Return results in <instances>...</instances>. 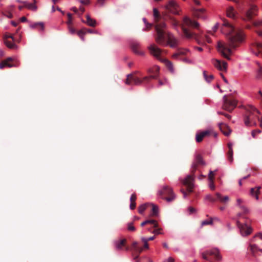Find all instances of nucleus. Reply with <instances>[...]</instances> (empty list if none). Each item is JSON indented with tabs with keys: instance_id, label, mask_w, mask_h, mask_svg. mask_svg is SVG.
I'll use <instances>...</instances> for the list:
<instances>
[{
	"instance_id": "412c9836",
	"label": "nucleus",
	"mask_w": 262,
	"mask_h": 262,
	"mask_svg": "<svg viewBox=\"0 0 262 262\" xmlns=\"http://www.w3.org/2000/svg\"><path fill=\"white\" fill-rule=\"evenodd\" d=\"M131 249L137 255L135 256V259H138L139 254L142 252L143 248L138 246L137 242H134L132 244Z\"/></svg>"
},
{
	"instance_id": "052dcab7",
	"label": "nucleus",
	"mask_w": 262,
	"mask_h": 262,
	"mask_svg": "<svg viewBox=\"0 0 262 262\" xmlns=\"http://www.w3.org/2000/svg\"><path fill=\"white\" fill-rule=\"evenodd\" d=\"M136 202H130V208L132 210H134L136 208Z\"/></svg>"
},
{
	"instance_id": "c03bdc74",
	"label": "nucleus",
	"mask_w": 262,
	"mask_h": 262,
	"mask_svg": "<svg viewBox=\"0 0 262 262\" xmlns=\"http://www.w3.org/2000/svg\"><path fill=\"white\" fill-rule=\"evenodd\" d=\"M141 240L144 243V248L148 249L149 248V246L148 241L146 240V238L142 237L141 238Z\"/></svg>"
},
{
	"instance_id": "473e14b6",
	"label": "nucleus",
	"mask_w": 262,
	"mask_h": 262,
	"mask_svg": "<svg viewBox=\"0 0 262 262\" xmlns=\"http://www.w3.org/2000/svg\"><path fill=\"white\" fill-rule=\"evenodd\" d=\"M249 250L252 253V254L253 256H255L256 252L258 251L259 248L256 245L250 244L249 245Z\"/></svg>"
},
{
	"instance_id": "a18cd8bd",
	"label": "nucleus",
	"mask_w": 262,
	"mask_h": 262,
	"mask_svg": "<svg viewBox=\"0 0 262 262\" xmlns=\"http://www.w3.org/2000/svg\"><path fill=\"white\" fill-rule=\"evenodd\" d=\"M143 20L146 25V29H144V30H149L152 27V24L147 23V21L145 18H143Z\"/></svg>"
},
{
	"instance_id": "bf43d9fd",
	"label": "nucleus",
	"mask_w": 262,
	"mask_h": 262,
	"mask_svg": "<svg viewBox=\"0 0 262 262\" xmlns=\"http://www.w3.org/2000/svg\"><path fill=\"white\" fill-rule=\"evenodd\" d=\"M84 30V32H86V33H96V32L94 30H92V29H83Z\"/></svg>"
},
{
	"instance_id": "7c9ffc66",
	"label": "nucleus",
	"mask_w": 262,
	"mask_h": 262,
	"mask_svg": "<svg viewBox=\"0 0 262 262\" xmlns=\"http://www.w3.org/2000/svg\"><path fill=\"white\" fill-rule=\"evenodd\" d=\"M260 187L252 188L250 190V194L252 196H254L256 200L258 199V194L259 193Z\"/></svg>"
},
{
	"instance_id": "423d86ee",
	"label": "nucleus",
	"mask_w": 262,
	"mask_h": 262,
	"mask_svg": "<svg viewBox=\"0 0 262 262\" xmlns=\"http://www.w3.org/2000/svg\"><path fill=\"white\" fill-rule=\"evenodd\" d=\"M158 194L161 198L165 200L167 202L173 201L176 198L172 188L167 185L164 186L162 189L158 191Z\"/></svg>"
},
{
	"instance_id": "0eeeda50",
	"label": "nucleus",
	"mask_w": 262,
	"mask_h": 262,
	"mask_svg": "<svg viewBox=\"0 0 262 262\" xmlns=\"http://www.w3.org/2000/svg\"><path fill=\"white\" fill-rule=\"evenodd\" d=\"M190 54L189 50L186 49H179L174 53L172 57L173 59L180 60L187 63H191V61L188 59L187 56Z\"/></svg>"
},
{
	"instance_id": "f257e3e1",
	"label": "nucleus",
	"mask_w": 262,
	"mask_h": 262,
	"mask_svg": "<svg viewBox=\"0 0 262 262\" xmlns=\"http://www.w3.org/2000/svg\"><path fill=\"white\" fill-rule=\"evenodd\" d=\"M221 31L226 35L228 43L227 45L219 42L218 50L224 57L230 60L232 50L236 49L243 41V34L241 30L236 29L233 25L225 19L223 20Z\"/></svg>"
},
{
	"instance_id": "4c0bfd02",
	"label": "nucleus",
	"mask_w": 262,
	"mask_h": 262,
	"mask_svg": "<svg viewBox=\"0 0 262 262\" xmlns=\"http://www.w3.org/2000/svg\"><path fill=\"white\" fill-rule=\"evenodd\" d=\"M258 65V69L257 72V78L262 79V66L260 65L258 63H257Z\"/></svg>"
},
{
	"instance_id": "6e6d98bb",
	"label": "nucleus",
	"mask_w": 262,
	"mask_h": 262,
	"mask_svg": "<svg viewBox=\"0 0 262 262\" xmlns=\"http://www.w3.org/2000/svg\"><path fill=\"white\" fill-rule=\"evenodd\" d=\"M79 2L82 5H88L90 3V0H80Z\"/></svg>"
},
{
	"instance_id": "a19ab883",
	"label": "nucleus",
	"mask_w": 262,
	"mask_h": 262,
	"mask_svg": "<svg viewBox=\"0 0 262 262\" xmlns=\"http://www.w3.org/2000/svg\"><path fill=\"white\" fill-rule=\"evenodd\" d=\"M4 42H5V45L9 48H10V49H13L15 48V45L14 43H13L12 42L8 40H4Z\"/></svg>"
},
{
	"instance_id": "864d4df0",
	"label": "nucleus",
	"mask_w": 262,
	"mask_h": 262,
	"mask_svg": "<svg viewBox=\"0 0 262 262\" xmlns=\"http://www.w3.org/2000/svg\"><path fill=\"white\" fill-rule=\"evenodd\" d=\"M261 132V131L259 129H257V130H253L252 133H251V135H252V136L253 137V138H255V136L257 134H259Z\"/></svg>"
},
{
	"instance_id": "338daca9",
	"label": "nucleus",
	"mask_w": 262,
	"mask_h": 262,
	"mask_svg": "<svg viewBox=\"0 0 262 262\" xmlns=\"http://www.w3.org/2000/svg\"><path fill=\"white\" fill-rule=\"evenodd\" d=\"M258 237L260 239H262V234L261 233H258V234L255 235V236L254 237V238H255V237Z\"/></svg>"
},
{
	"instance_id": "2f4dec72",
	"label": "nucleus",
	"mask_w": 262,
	"mask_h": 262,
	"mask_svg": "<svg viewBox=\"0 0 262 262\" xmlns=\"http://www.w3.org/2000/svg\"><path fill=\"white\" fill-rule=\"evenodd\" d=\"M227 16L228 17L235 18V14L234 12V9L233 7H229L227 10Z\"/></svg>"
},
{
	"instance_id": "c85d7f7f",
	"label": "nucleus",
	"mask_w": 262,
	"mask_h": 262,
	"mask_svg": "<svg viewBox=\"0 0 262 262\" xmlns=\"http://www.w3.org/2000/svg\"><path fill=\"white\" fill-rule=\"evenodd\" d=\"M18 2L24 4L25 8H27L31 10L35 11L37 10V6L35 5V4L28 3L25 1H18Z\"/></svg>"
},
{
	"instance_id": "ea45409f",
	"label": "nucleus",
	"mask_w": 262,
	"mask_h": 262,
	"mask_svg": "<svg viewBox=\"0 0 262 262\" xmlns=\"http://www.w3.org/2000/svg\"><path fill=\"white\" fill-rule=\"evenodd\" d=\"M77 34L82 41L84 40V35L86 34V32H84L83 29L77 31Z\"/></svg>"
},
{
	"instance_id": "4d7b16f0",
	"label": "nucleus",
	"mask_w": 262,
	"mask_h": 262,
	"mask_svg": "<svg viewBox=\"0 0 262 262\" xmlns=\"http://www.w3.org/2000/svg\"><path fill=\"white\" fill-rule=\"evenodd\" d=\"M152 228H154L152 227V225H148L146 227L145 229L151 233V231H152Z\"/></svg>"
},
{
	"instance_id": "e2e57ef3",
	"label": "nucleus",
	"mask_w": 262,
	"mask_h": 262,
	"mask_svg": "<svg viewBox=\"0 0 262 262\" xmlns=\"http://www.w3.org/2000/svg\"><path fill=\"white\" fill-rule=\"evenodd\" d=\"M56 10H58V11H61V9L60 8H59L58 7H57L55 9V7L54 6H53L52 8V12H54Z\"/></svg>"
},
{
	"instance_id": "5fc2aeb1",
	"label": "nucleus",
	"mask_w": 262,
	"mask_h": 262,
	"mask_svg": "<svg viewBox=\"0 0 262 262\" xmlns=\"http://www.w3.org/2000/svg\"><path fill=\"white\" fill-rule=\"evenodd\" d=\"M137 197L135 193L133 194L130 198V202H136Z\"/></svg>"
},
{
	"instance_id": "f8f14e48",
	"label": "nucleus",
	"mask_w": 262,
	"mask_h": 262,
	"mask_svg": "<svg viewBox=\"0 0 262 262\" xmlns=\"http://www.w3.org/2000/svg\"><path fill=\"white\" fill-rule=\"evenodd\" d=\"M204 165H205V162L202 156L200 154H196L192 164L191 173L193 174L198 167Z\"/></svg>"
},
{
	"instance_id": "4468645a",
	"label": "nucleus",
	"mask_w": 262,
	"mask_h": 262,
	"mask_svg": "<svg viewBox=\"0 0 262 262\" xmlns=\"http://www.w3.org/2000/svg\"><path fill=\"white\" fill-rule=\"evenodd\" d=\"M160 68L157 66H155L151 68H149L147 72L150 74L149 76H145L144 77V80H148V81L151 79H157L159 76Z\"/></svg>"
},
{
	"instance_id": "13d9d810",
	"label": "nucleus",
	"mask_w": 262,
	"mask_h": 262,
	"mask_svg": "<svg viewBox=\"0 0 262 262\" xmlns=\"http://www.w3.org/2000/svg\"><path fill=\"white\" fill-rule=\"evenodd\" d=\"M8 38H11L12 40H14L13 36L11 34H6L5 36L4 40H8Z\"/></svg>"
},
{
	"instance_id": "4be33fe9",
	"label": "nucleus",
	"mask_w": 262,
	"mask_h": 262,
	"mask_svg": "<svg viewBox=\"0 0 262 262\" xmlns=\"http://www.w3.org/2000/svg\"><path fill=\"white\" fill-rule=\"evenodd\" d=\"M219 126L221 132L226 136L230 135L231 130L229 126L223 122H221L219 124Z\"/></svg>"
},
{
	"instance_id": "9d476101",
	"label": "nucleus",
	"mask_w": 262,
	"mask_h": 262,
	"mask_svg": "<svg viewBox=\"0 0 262 262\" xmlns=\"http://www.w3.org/2000/svg\"><path fill=\"white\" fill-rule=\"evenodd\" d=\"M256 33L259 36V40L253 46L251 50L256 56L260 55L262 57V30H258Z\"/></svg>"
},
{
	"instance_id": "2eb2a0df",
	"label": "nucleus",
	"mask_w": 262,
	"mask_h": 262,
	"mask_svg": "<svg viewBox=\"0 0 262 262\" xmlns=\"http://www.w3.org/2000/svg\"><path fill=\"white\" fill-rule=\"evenodd\" d=\"M236 224L242 236L248 235L252 232V228L248 226L247 224H243L237 220L236 221Z\"/></svg>"
},
{
	"instance_id": "79ce46f5",
	"label": "nucleus",
	"mask_w": 262,
	"mask_h": 262,
	"mask_svg": "<svg viewBox=\"0 0 262 262\" xmlns=\"http://www.w3.org/2000/svg\"><path fill=\"white\" fill-rule=\"evenodd\" d=\"M127 230L128 231H133H133H135L136 230V228L134 226V223L133 222H130V223H127Z\"/></svg>"
},
{
	"instance_id": "49530a36",
	"label": "nucleus",
	"mask_w": 262,
	"mask_h": 262,
	"mask_svg": "<svg viewBox=\"0 0 262 262\" xmlns=\"http://www.w3.org/2000/svg\"><path fill=\"white\" fill-rule=\"evenodd\" d=\"M212 224V219H211L210 220H205L203 221L201 223L202 226L211 225Z\"/></svg>"
},
{
	"instance_id": "f704fd0d",
	"label": "nucleus",
	"mask_w": 262,
	"mask_h": 262,
	"mask_svg": "<svg viewBox=\"0 0 262 262\" xmlns=\"http://www.w3.org/2000/svg\"><path fill=\"white\" fill-rule=\"evenodd\" d=\"M86 23L90 26L95 27L96 24V21L95 19L91 18L90 16L86 15Z\"/></svg>"
},
{
	"instance_id": "7ed1b4c3",
	"label": "nucleus",
	"mask_w": 262,
	"mask_h": 262,
	"mask_svg": "<svg viewBox=\"0 0 262 262\" xmlns=\"http://www.w3.org/2000/svg\"><path fill=\"white\" fill-rule=\"evenodd\" d=\"M169 23L174 29H177L179 26H181L184 36L187 38L196 37V34L193 33L189 30L186 29L185 26L199 29L200 25L198 22L192 20L187 16L183 18V23L181 24H180L179 22L172 17L170 16L169 17Z\"/></svg>"
},
{
	"instance_id": "8fccbe9b",
	"label": "nucleus",
	"mask_w": 262,
	"mask_h": 262,
	"mask_svg": "<svg viewBox=\"0 0 262 262\" xmlns=\"http://www.w3.org/2000/svg\"><path fill=\"white\" fill-rule=\"evenodd\" d=\"M68 29L71 34H74L77 32H76V30L72 26V25L68 26Z\"/></svg>"
},
{
	"instance_id": "cd10ccee",
	"label": "nucleus",
	"mask_w": 262,
	"mask_h": 262,
	"mask_svg": "<svg viewBox=\"0 0 262 262\" xmlns=\"http://www.w3.org/2000/svg\"><path fill=\"white\" fill-rule=\"evenodd\" d=\"M151 225L153 228H156L158 226V222L155 220H147L141 224V226L143 227Z\"/></svg>"
},
{
	"instance_id": "c756f323",
	"label": "nucleus",
	"mask_w": 262,
	"mask_h": 262,
	"mask_svg": "<svg viewBox=\"0 0 262 262\" xmlns=\"http://www.w3.org/2000/svg\"><path fill=\"white\" fill-rule=\"evenodd\" d=\"M232 146H233L232 143H228V147L229 150H228V151L227 153V157H228V160L230 162H232L233 160V149H232Z\"/></svg>"
},
{
	"instance_id": "6e6552de",
	"label": "nucleus",
	"mask_w": 262,
	"mask_h": 262,
	"mask_svg": "<svg viewBox=\"0 0 262 262\" xmlns=\"http://www.w3.org/2000/svg\"><path fill=\"white\" fill-rule=\"evenodd\" d=\"M203 259L208 260L210 262H213V259L210 256H213L214 260L219 261L222 259V256L220 254L219 251L217 249H212L210 250H207L202 254Z\"/></svg>"
},
{
	"instance_id": "20e7f679",
	"label": "nucleus",
	"mask_w": 262,
	"mask_h": 262,
	"mask_svg": "<svg viewBox=\"0 0 262 262\" xmlns=\"http://www.w3.org/2000/svg\"><path fill=\"white\" fill-rule=\"evenodd\" d=\"M246 113L244 115V121L246 126H252L256 125V120L259 121L260 119L257 116L259 112L252 105H249L245 108Z\"/></svg>"
},
{
	"instance_id": "39448f33",
	"label": "nucleus",
	"mask_w": 262,
	"mask_h": 262,
	"mask_svg": "<svg viewBox=\"0 0 262 262\" xmlns=\"http://www.w3.org/2000/svg\"><path fill=\"white\" fill-rule=\"evenodd\" d=\"M148 50H149V52L151 55L163 62L167 69L171 73L174 72V68L172 63L166 59H161L160 58V56L162 51L161 49L157 47L155 45L153 44L148 47Z\"/></svg>"
},
{
	"instance_id": "393cba45",
	"label": "nucleus",
	"mask_w": 262,
	"mask_h": 262,
	"mask_svg": "<svg viewBox=\"0 0 262 262\" xmlns=\"http://www.w3.org/2000/svg\"><path fill=\"white\" fill-rule=\"evenodd\" d=\"M210 134V132L208 130H205L202 132H201L196 135V141L197 142H201L202 141L204 137L209 136Z\"/></svg>"
},
{
	"instance_id": "e433bc0d",
	"label": "nucleus",
	"mask_w": 262,
	"mask_h": 262,
	"mask_svg": "<svg viewBox=\"0 0 262 262\" xmlns=\"http://www.w3.org/2000/svg\"><path fill=\"white\" fill-rule=\"evenodd\" d=\"M151 206L152 207L151 215L153 216H157L158 214V208L157 206L154 205H151Z\"/></svg>"
},
{
	"instance_id": "9b49d317",
	"label": "nucleus",
	"mask_w": 262,
	"mask_h": 262,
	"mask_svg": "<svg viewBox=\"0 0 262 262\" xmlns=\"http://www.w3.org/2000/svg\"><path fill=\"white\" fill-rule=\"evenodd\" d=\"M258 11V8L256 5L250 4L249 9L245 12L244 19L249 21L252 20L253 18L257 15Z\"/></svg>"
},
{
	"instance_id": "a211bd4d",
	"label": "nucleus",
	"mask_w": 262,
	"mask_h": 262,
	"mask_svg": "<svg viewBox=\"0 0 262 262\" xmlns=\"http://www.w3.org/2000/svg\"><path fill=\"white\" fill-rule=\"evenodd\" d=\"M214 66L220 71H226L227 68V63L224 61L214 59L212 62Z\"/></svg>"
},
{
	"instance_id": "3c124183",
	"label": "nucleus",
	"mask_w": 262,
	"mask_h": 262,
	"mask_svg": "<svg viewBox=\"0 0 262 262\" xmlns=\"http://www.w3.org/2000/svg\"><path fill=\"white\" fill-rule=\"evenodd\" d=\"M105 1L106 0H97V5L102 7L104 6Z\"/></svg>"
},
{
	"instance_id": "ddd939ff",
	"label": "nucleus",
	"mask_w": 262,
	"mask_h": 262,
	"mask_svg": "<svg viewBox=\"0 0 262 262\" xmlns=\"http://www.w3.org/2000/svg\"><path fill=\"white\" fill-rule=\"evenodd\" d=\"M143 81L148 82V80H144V78L142 79H141L134 74H129L127 76L125 80V83L129 85H140Z\"/></svg>"
},
{
	"instance_id": "aec40b11",
	"label": "nucleus",
	"mask_w": 262,
	"mask_h": 262,
	"mask_svg": "<svg viewBox=\"0 0 262 262\" xmlns=\"http://www.w3.org/2000/svg\"><path fill=\"white\" fill-rule=\"evenodd\" d=\"M215 200L216 202H219L220 203L226 205L229 201L230 198L227 195H223L219 192L215 193Z\"/></svg>"
},
{
	"instance_id": "5701e85b",
	"label": "nucleus",
	"mask_w": 262,
	"mask_h": 262,
	"mask_svg": "<svg viewBox=\"0 0 262 262\" xmlns=\"http://www.w3.org/2000/svg\"><path fill=\"white\" fill-rule=\"evenodd\" d=\"M130 46L133 51L135 54L140 55H143V52L140 50V47L139 43L133 42L131 43Z\"/></svg>"
},
{
	"instance_id": "69168bd1",
	"label": "nucleus",
	"mask_w": 262,
	"mask_h": 262,
	"mask_svg": "<svg viewBox=\"0 0 262 262\" xmlns=\"http://www.w3.org/2000/svg\"><path fill=\"white\" fill-rule=\"evenodd\" d=\"M205 39L207 42L210 43L211 42L210 38L207 35L205 36Z\"/></svg>"
},
{
	"instance_id": "dca6fc26",
	"label": "nucleus",
	"mask_w": 262,
	"mask_h": 262,
	"mask_svg": "<svg viewBox=\"0 0 262 262\" xmlns=\"http://www.w3.org/2000/svg\"><path fill=\"white\" fill-rule=\"evenodd\" d=\"M194 177L193 175H188L183 180V184L186 186L187 190L189 193H191L193 191Z\"/></svg>"
},
{
	"instance_id": "bb28decb",
	"label": "nucleus",
	"mask_w": 262,
	"mask_h": 262,
	"mask_svg": "<svg viewBox=\"0 0 262 262\" xmlns=\"http://www.w3.org/2000/svg\"><path fill=\"white\" fill-rule=\"evenodd\" d=\"M214 171L210 170L209 176H208V179L209 180V186L211 190H214L215 189V185L214 184Z\"/></svg>"
},
{
	"instance_id": "09e8293b",
	"label": "nucleus",
	"mask_w": 262,
	"mask_h": 262,
	"mask_svg": "<svg viewBox=\"0 0 262 262\" xmlns=\"http://www.w3.org/2000/svg\"><path fill=\"white\" fill-rule=\"evenodd\" d=\"M206 199L211 202H216L215 196L213 197L211 195H210V194L206 195Z\"/></svg>"
},
{
	"instance_id": "1a4fd4ad",
	"label": "nucleus",
	"mask_w": 262,
	"mask_h": 262,
	"mask_svg": "<svg viewBox=\"0 0 262 262\" xmlns=\"http://www.w3.org/2000/svg\"><path fill=\"white\" fill-rule=\"evenodd\" d=\"M236 100L232 96H224L223 104L222 106L224 110L231 112L236 107Z\"/></svg>"
},
{
	"instance_id": "de8ad7c7",
	"label": "nucleus",
	"mask_w": 262,
	"mask_h": 262,
	"mask_svg": "<svg viewBox=\"0 0 262 262\" xmlns=\"http://www.w3.org/2000/svg\"><path fill=\"white\" fill-rule=\"evenodd\" d=\"M67 16L68 17V20L67 22V24L68 26L72 25V14L68 13L67 14Z\"/></svg>"
},
{
	"instance_id": "603ef678",
	"label": "nucleus",
	"mask_w": 262,
	"mask_h": 262,
	"mask_svg": "<svg viewBox=\"0 0 262 262\" xmlns=\"http://www.w3.org/2000/svg\"><path fill=\"white\" fill-rule=\"evenodd\" d=\"M217 113H218V114L222 115L225 116L229 120H230L231 118V116L230 115L228 114L224 113H223L222 112H218Z\"/></svg>"
},
{
	"instance_id": "37998d69",
	"label": "nucleus",
	"mask_w": 262,
	"mask_h": 262,
	"mask_svg": "<svg viewBox=\"0 0 262 262\" xmlns=\"http://www.w3.org/2000/svg\"><path fill=\"white\" fill-rule=\"evenodd\" d=\"M151 233H154L155 235L162 234V232L161 231L162 229L158 227V226L156 228H154Z\"/></svg>"
},
{
	"instance_id": "6ab92c4d",
	"label": "nucleus",
	"mask_w": 262,
	"mask_h": 262,
	"mask_svg": "<svg viewBox=\"0 0 262 262\" xmlns=\"http://www.w3.org/2000/svg\"><path fill=\"white\" fill-rule=\"evenodd\" d=\"M13 62L14 59L11 57H9L0 63V69H3L5 67L11 68L12 67H16V66Z\"/></svg>"
},
{
	"instance_id": "c9c22d12",
	"label": "nucleus",
	"mask_w": 262,
	"mask_h": 262,
	"mask_svg": "<svg viewBox=\"0 0 262 262\" xmlns=\"http://www.w3.org/2000/svg\"><path fill=\"white\" fill-rule=\"evenodd\" d=\"M203 76L205 80L208 82H210L213 79V75H208L207 72L205 71L203 72Z\"/></svg>"
},
{
	"instance_id": "f3484780",
	"label": "nucleus",
	"mask_w": 262,
	"mask_h": 262,
	"mask_svg": "<svg viewBox=\"0 0 262 262\" xmlns=\"http://www.w3.org/2000/svg\"><path fill=\"white\" fill-rule=\"evenodd\" d=\"M165 8L166 11L174 14H179V6L176 2L173 0L170 1L168 4L165 6Z\"/></svg>"
},
{
	"instance_id": "58836bf2",
	"label": "nucleus",
	"mask_w": 262,
	"mask_h": 262,
	"mask_svg": "<svg viewBox=\"0 0 262 262\" xmlns=\"http://www.w3.org/2000/svg\"><path fill=\"white\" fill-rule=\"evenodd\" d=\"M148 205V204H145L140 206L138 208L139 213L140 214H142Z\"/></svg>"
},
{
	"instance_id": "b1692460",
	"label": "nucleus",
	"mask_w": 262,
	"mask_h": 262,
	"mask_svg": "<svg viewBox=\"0 0 262 262\" xmlns=\"http://www.w3.org/2000/svg\"><path fill=\"white\" fill-rule=\"evenodd\" d=\"M126 239L124 238L122 239H121L119 241H118L116 243V247L117 249L118 250H121L122 249L123 247L125 248V250L128 251L129 250V247L127 246H126Z\"/></svg>"
},
{
	"instance_id": "680f3d73",
	"label": "nucleus",
	"mask_w": 262,
	"mask_h": 262,
	"mask_svg": "<svg viewBox=\"0 0 262 262\" xmlns=\"http://www.w3.org/2000/svg\"><path fill=\"white\" fill-rule=\"evenodd\" d=\"M241 208L245 214L248 213L249 212L248 209L247 208H246L245 207L242 206H241Z\"/></svg>"
},
{
	"instance_id": "a878e982",
	"label": "nucleus",
	"mask_w": 262,
	"mask_h": 262,
	"mask_svg": "<svg viewBox=\"0 0 262 262\" xmlns=\"http://www.w3.org/2000/svg\"><path fill=\"white\" fill-rule=\"evenodd\" d=\"M205 10L203 8L196 9L194 11L193 13L195 17H196L199 18L205 19Z\"/></svg>"
},
{
	"instance_id": "774afa93",
	"label": "nucleus",
	"mask_w": 262,
	"mask_h": 262,
	"mask_svg": "<svg viewBox=\"0 0 262 262\" xmlns=\"http://www.w3.org/2000/svg\"><path fill=\"white\" fill-rule=\"evenodd\" d=\"M219 24H216L213 27V30L215 32L219 28Z\"/></svg>"
},
{
	"instance_id": "0e129e2a",
	"label": "nucleus",
	"mask_w": 262,
	"mask_h": 262,
	"mask_svg": "<svg viewBox=\"0 0 262 262\" xmlns=\"http://www.w3.org/2000/svg\"><path fill=\"white\" fill-rule=\"evenodd\" d=\"M188 210H189V211L190 213H193L195 211V209L194 208L192 207H189Z\"/></svg>"
},
{
	"instance_id": "72a5a7b5",
	"label": "nucleus",
	"mask_w": 262,
	"mask_h": 262,
	"mask_svg": "<svg viewBox=\"0 0 262 262\" xmlns=\"http://www.w3.org/2000/svg\"><path fill=\"white\" fill-rule=\"evenodd\" d=\"M30 27L32 29L39 28L41 30L44 29V25L42 23H35L30 25Z\"/></svg>"
},
{
	"instance_id": "f03ea898",
	"label": "nucleus",
	"mask_w": 262,
	"mask_h": 262,
	"mask_svg": "<svg viewBox=\"0 0 262 262\" xmlns=\"http://www.w3.org/2000/svg\"><path fill=\"white\" fill-rule=\"evenodd\" d=\"M155 29L156 32V41L159 45L166 46L169 45L171 48H175L178 45V40L172 34L166 31V24L164 18L161 17L157 9L153 10Z\"/></svg>"
}]
</instances>
